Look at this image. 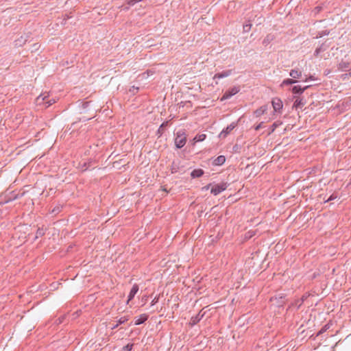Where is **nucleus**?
<instances>
[{"mask_svg": "<svg viewBox=\"0 0 351 351\" xmlns=\"http://www.w3.org/2000/svg\"><path fill=\"white\" fill-rule=\"evenodd\" d=\"M187 141V136L184 129L180 130L176 133L175 146L177 149L182 148Z\"/></svg>", "mask_w": 351, "mask_h": 351, "instance_id": "1", "label": "nucleus"}, {"mask_svg": "<svg viewBox=\"0 0 351 351\" xmlns=\"http://www.w3.org/2000/svg\"><path fill=\"white\" fill-rule=\"evenodd\" d=\"M240 91V86H233L228 89L223 95L221 101L230 98Z\"/></svg>", "mask_w": 351, "mask_h": 351, "instance_id": "2", "label": "nucleus"}, {"mask_svg": "<svg viewBox=\"0 0 351 351\" xmlns=\"http://www.w3.org/2000/svg\"><path fill=\"white\" fill-rule=\"evenodd\" d=\"M228 187V184L226 182H222L218 184H215L211 189V193L214 195H217L222 191H225Z\"/></svg>", "mask_w": 351, "mask_h": 351, "instance_id": "3", "label": "nucleus"}, {"mask_svg": "<svg viewBox=\"0 0 351 351\" xmlns=\"http://www.w3.org/2000/svg\"><path fill=\"white\" fill-rule=\"evenodd\" d=\"M183 168L184 166L180 160H173L170 165V171L172 174L178 173Z\"/></svg>", "mask_w": 351, "mask_h": 351, "instance_id": "4", "label": "nucleus"}, {"mask_svg": "<svg viewBox=\"0 0 351 351\" xmlns=\"http://www.w3.org/2000/svg\"><path fill=\"white\" fill-rule=\"evenodd\" d=\"M271 105L276 112H280L283 106L282 100L278 97H274L272 99Z\"/></svg>", "mask_w": 351, "mask_h": 351, "instance_id": "5", "label": "nucleus"}, {"mask_svg": "<svg viewBox=\"0 0 351 351\" xmlns=\"http://www.w3.org/2000/svg\"><path fill=\"white\" fill-rule=\"evenodd\" d=\"M237 125V122H232L221 131L219 136L226 138L227 135L229 134L233 130V129L236 128Z\"/></svg>", "mask_w": 351, "mask_h": 351, "instance_id": "6", "label": "nucleus"}, {"mask_svg": "<svg viewBox=\"0 0 351 351\" xmlns=\"http://www.w3.org/2000/svg\"><path fill=\"white\" fill-rule=\"evenodd\" d=\"M202 310H201L195 316H193L191 318V320H190V322H189V324L191 326H195V324H197L204 316L205 315V312H204L203 313H202Z\"/></svg>", "mask_w": 351, "mask_h": 351, "instance_id": "7", "label": "nucleus"}, {"mask_svg": "<svg viewBox=\"0 0 351 351\" xmlns=\"http://www.w3.org/2000/svg\"><path fill=\"white\" fill-rule=\"evenodd\" d=\"M295 101L293 105V108L296 109L302 108L305 105V101L304 97L300 96H294Z\"/></svg>", "mask_w": 351, "mask_h": 351, "instance_id": "8", "label": "nucleus"}, {"mask_svg": "<svg viewBox=\"0 0 351 351\" xmlns=\"http://www.w3.org/2000/svg\"><path fill=\"white\" fill-rule=\"evenodd\" d=\"M286 295L283 293H280L275 297L271 298V301L276 300V303L278 306H282L286 302L285 299Z\"/></svg>", "mask_w": 351, "mask_h": 351, "instance_id": "9", "label": "nucleus"}, {"mask_svg": "<svg viewBox=\"0 0 351 351\" xmlns=\"http://www.w3.org/2000/svg\"><path fill=\"white\" fill-rule=\"evenodd\" d=\"M310 87V86H304V88H302L301 86L300 85H297V86H293L292 88H291V92L293 93V94H295V95H302L306 89H308V88Z\"/></svg>", "mask_w": 351, "mask_h": 351, "instance_id": "10", "label": "nucleus"}, {"mask_svg": "<svg viewBox=\"0 0 351 351\" xmlns=\"http://www.w3.org/2000/svg\"><path fill=\"white\" fill-rule=\"evenodd\" d=\"M138 289H139V287L137 284H134L132 286V287L130 291V293L128 295V297L127 304H128L129 302L131 301L134 298L135 295L138 291Z\"/></svg>", "mask_w": 351, "mask_h": 351, "instance_id": "11", "label": "nucleus"}, {"mask_svg": "<svg viewBox=\"0 0 351 351\" xmlns=\"http://www.w3.org/2000/svg\"><path fill=\"white\" fill-rule=\"evenodd\" d=\"M232 69H229L226 71H223L221 73H217L215 74L213 79H221L223 77H228L232 73Z\"/></svg>", "mask_w": 351, "mask_h": 351, "instance_id": "12", "label": "nucleus"}, {"mask_svg": "<svg viewBox=\"0 0 351 351\" xmlns=\"http://www.w3.org/2000/svg\"><path fill=\"white\" fill-rule=\"evenodd\" d=\"M267 110H268V106L267 105H263V106H261L260 108H258V109H256L254 112V114L255 115L256 117H259L261 115H263L265 113H266Z\"/></svg>", "mask_w": 351, "mask_h": 351, "instance_id": "13", "label": "nucleus"}, {"mask_svg": "<svg viewBox=\"0 0 351 351\" xmlns=\"http://www.w3.org/2000/svg\"><path fill=\"white\" fill-rule=\"evenodd\" d=\"M36 101H37V102H39V103H40L41 101H43L45 104H48L47 106H49L55 103V100L54 99H52V100L49 99L48 96L43 97L42 95H40L36 98Z\"/></svg>", "mask_w": 351, "mask_h": 351, "instance_id": "14", "label": "nucleus"}, {"mask_svg": "<svg viewBox=\"0 0 351 351\" xmlns=\"http://www.w3.org/2000/svg\"><path fill=\"white\" fill-rule=\"evenodd\" d=\"M310 293H305L300 299H298L295 301L294 305L298 306V308H299L301 305L304 303V301L307 300V298L309 297Z\"/></svg>", "mask_w": 351, "mask_h": 351, "instance_id": "15", "label": "nucleus"}, {"mask_svg": "<svg viewBox=\"0 0 351 351\" xmlns=\"http://www.w3.org/2000/svg\"><path fill=\"white\" fill-rule=\"evenodd\" d=\"M226 162V157L223 155L217 156L213 162V165L215 166H221Z\"/></svg>", "mask_w": 351, "mask_h": 351, "instance_id": "16", "label": "nucleus"}, {"mask_svg": "<svg viewBox=\"0 0 351 351\" xmlns=\"http://www.w3.org/2000/svg\"><path fill=\"white\" fill-rule=\"evenodd\" d=\"M204 174V171L202 169H195L191 173L192 178H198L202 177Z\"/></svg>", "mask_w": 351, "mask_h": 351, "instance_id": "17", "label": "nucleus"}, {"mask_svg": "<svg viewBox=\"0 0 351 351\" xmlns=\"http://www.w3.org/2000/svg\"><path fill=\"white\" fill-rule=\"evenodd\" d=\"M289 75L294 80L299 79L302 77V71L298 69H291L289 72Z\"/></svg>", "mask_w": 351, "mask_h": 351, "instance_id": "18", "label": "nucleus"}, {"mask_svg": "<svg viewBox=\"0 0 351 351\" xmlns=\"http://www.w3.org/2000/svg\"><path fill=\"white\" fill-rule=\"evenodd\" d=\"M169 125V121H165L163 122L159 127V128L158 129L157 132H156V134L158 135V137L161 136L162 135V134L164 133L166 128Z\"/></svg>", "mask_w": 351, "mask_h": 351, "instance_id": "19", "label": "nucleus"}, {"mask_svg": "<svg viewBox=\"0 0 351 351\" xmlns=\"http://www.w3.org/2000/svg\"><path fill=\"white\" fill-rule=\"evenodd\" d=\"M149 318V315L147 314H141L138 319H137L135 322L134 325H140L143 323H145Z\"/></svg>", "mask_w": 351, "mask_h": 351, "instance_id": "20", "label": "nucleus"}, {"mask_svg": "<svg viewBox=\"0 0 351 351\" xmlns=\"http://www.w3.org/2000/svg\"><path fill=\"white\" fill-rule=\"evenodd\" d=\"M129 315L121 317L118 321L117 323L113 325L111 328L112 330L117 328L119 325H121L129 320Z\"/></svg>", "mask_w": 351, "mask_h": 351, "instance_id": "21", "label": "nucleus"}, {"mask_svg": "<svg viewBox=\"0 0 351 351\" xmlns=\"http://www.w3.org/2000/svg\"><path fill=\"white\" fill-rule=\"evenodd\" d=\"M47 228H44L43 226L42 227H39L36 230L34 240H36L38 237H43L45 234Z\"/></svg>", "mask_w": 351, "mask_h": 351, "instance_id": "22", "label": "nucleus"}, {"mask_svg": "<svg viewBox=\"0 0 351 351\" xmlns=\"http://www.w3.org/2000/svg\"><path fill=\"white\" fill-rule=\"evenodd\" d=\"M275 39V36L272 34H268L263 40V45L267 46L271 41Z\"/></svg>", "mask_w": 351, "mask_h": 351, "instance_id": "23", "label": "nucleus"}, {"mask_svg": "<svg viewBox=\"0 0 351 351\" xmlns=\"http://www.w3.org/2000/svg\"><path fill=\"white\" fill-rule=\"evenodd\" d=\"M282 124V122L281 121H275L271 126L270 128H269V131H268V133L267 134L268 135H270L271 133H273L275 130L279 127L280 125H281Z\"/></svg>", "mask_w": 351, "mask_h": 351, "instance_id": "24", "label": "nucleus"}, {"mask_svg": "<svg viewBox=\"0 0 351 351\" xmlns=\"http://www.w3.org/2000/svg\"><path fill=\"white\" fill-rule=\"evenodd\" d=\"M350 66V62H345V61H341L339 64H338V69L339 70H341V71H345Z\"/></svg>", "mask_w": 351, "mask_h": 351, "instance_id": "25", "label": "nucleus"}, {"mask_svg": "<svg viewBox=\"0 0 351 351\" xmlns=\"http://www.w3.org/2000/svg\"><path fill=\"white\" fill-rule=\"evenodd\" d=\"M298 81L296 80H294L293 78H287V79H285L283 80L281 86H289V85H292V84H294L297 82Z\"/></svg>", "mask_w": 351, "mask_h": 351, "instance_id": "26", "label": "nucleus"}, {"mask_svg": "<svg viewBox=\"0 0 351 351\" xmlns=\"http://www.w3.org/2000/svg\"><path fill=\"white\" fill-rule=\"evenodd\" d=\"M325 50L326 47H324V44L323 43L315 49L314 52V56L317 57L321 52L324 51Z\"/></svg>", "mask_w": 351, "mask_h": 351, "instance_id": "27", "label": "nucleus"}, {"mask_svg": "<svg viewBox=\"0 0 351 351\" xmlns=\"http://www.w3.org/2000/svg\"><path fill=\"white\" fill-rule=\"evenodd\" d=\"M206 135L205 134H197L195 136V138H193V141L195 142H201V141H203L206 139Z\"/></svg>", "mask_w": 351, "mask_h": 351, "instance_id": "28", "label": "nucleus"}, {"mask_svg": "<svg viewBox=\"0 0 351 351\" xmlns=\"http://www.w3.org/2000/svg\"><path fill=\"white\" fill-rule=\"evenodd\" d=\"M27 41V38H23V36H21L20 38L15 40V45L21 47L23 46Z\"/></svg>", "mask_w": 351, "mask_h": 351, "instance_id": "29", "label": "nucleus"}, {"mask_svg": "<svg viewBox=\"0 0 351 351\" xmlns=\"http://www.w3.org/2000/svg\"><path fill=\"white\" fill-rule=\"evenodd\" d=\"M17 198H18V195H14V196H13V197H8V198H7V197L5 196V197H4V199H1V201L0 202V204H6V203H8V202H10V201H12V200H14V199H17Z\"/></svg>", "mask_w": 351, "mask_h": 351, "instance_id": "30", "label": "nucleus"}, {"mask_svg": "<svg viewBox=\"0 0 351 351\" xmlns=\"http://www.w3.org/2000/svg\"><path fill=\"white\" fill-rule=\"evenodd\" d=\"M92 101H82V110H84V112H81L80 113L82 114V113H86V110L87 108H88V107L90 106V105L91 104Z\"/></svg>", "mask_w": 351, "mask_h": 351, "instance_id": "31", "label": "nucleus"}, {"mask_svg": "<svg viewBox=\"0 0 351 351\" xmlns=\"http://www.w3.org/2000/svg\"><path fill=\"white\" fill-rule=\"evenodd\" d=\"M330 323H328V324H325L321 328V330L317 332V336H319V335L323 334L324 332H325L327 330H328L330 328Z\"/></svg>", "mask_w": 351, "mask_h": 351, "instance_id": "32", "label": "nucleus"}, {"mask_svg": "<svg viewBox=\"0 0 351 351\" xmlns=\"http://www.w3.org/2000/svg\"><path fill=\"white\" fill-rule=\"evenodd\" d=\"M329 34H330V30H327V29L323 30V31L319 32L317 33L316 38H322L324 36L328 35Z\"/></svg>", "mask_w": 351, "mask_h": 351, "instance_id": "33", "label": "nucleus"}, {"mask_svg": "<svg viewBox=\"0 0 351 351\" xmlns=\"http://www.w3.org/2000/svg\"><path fill=\"white\" fill-rule=\"evenodd\" d=\"M62 206H55L51 211V213L52 214H54V215H57L60 212H61L62 210Z\"/></svg>", "mask_w": 351, "mask_h": 351, "instance_id": "34", "label": "nucleus"}, {"mask_svg": "<svg viewBox=\"0 0 351 351\" xmlns=\"http://www.w3.org/2000/svg\"><path fill=\"white\" fill-rule=\"evenodd\" d=\"M255 235V231L254 230H250L247 232L245 234V239L248 240L253 237Z\"/></svg>", "mask_w": 351, "mask_h": 351, "instance_id": "35", "label": "nucleus"}, {"mask_svg": "<svg viewBox=\"0 0 351 351\" xmlns=\"http://www.w3.org/2000/svg\"><path fill=\"white\" fill-rule=\"evenodd\" d=\"M134 343H128L126 346H123L122 348L123 351H131L134 347Z\"/></svg>", "mask_w": 351, "mask_h": 351, "instance_id": "36", "label": "nucleus"}, {"mask_svg": "<svg viewBox=\"0 0 351 351\" xmlns=\"http://www.w3.org/2000/svg\"><path fill=\"white\" fill-rule=\"evenodd\" d=\"M252 27V24L250 23V21L247 23H245L243 25V32H248Z\"/></svg>", "mask_w": 351, "mask_h": 351, "instance_id": "37", "label": "nucleus"}, {"mask_svg": "<svg viewBox=\"0 0 351 351\" xmlns=\"http://www.w3.org/2000/svg\"><path fill=\"white\" fill-rule=\"evenodd\" d=\"M93 117H94V114H91L88 117L83 116V117H80L79 119H80V121H88V120H90Z\"/></svg>", "mask_w": 351, "mask_h": 351, "instance_id": "38", "label": "nucleus"}, {"mask_svg": "<svg viewBox=\"0 0 351 351\" xmlns=\"http://www.w3.org/2000/svg\"><path fill=\"white\" fill-rule=\"evenodd\" d=\"M337 197H338V196H337V193H332V195H330V197H329L326 200H325V203H326V202H330V201H332V200H334V199H337Z\"/></svg>", "mask_w": 351, "mask_h": 351, "instance_id": "39", "label": "nucleus"}, {"mask_svg": "<svg viewBox=\"0 0 351 351\" xmlns=\"http://www.w3.org/2000/svg\"><path fill=\"white\" fill-rule=\"evenodd\" d=\"M138 87H136L135 86H132L131 88L130 89V91L132 92L134 95L138 93Z\"/></svg>", "mask_w": 351, "mask_h": 351, "instance_id": "40", "label": "nucleus"}, {"mask_svg": "<svg viewBox=\"0 0 351 351\" xmlns=\"http://www.w3.org/2000/svg\"><path fill=\"white\" fill-rule=\"evenodd\" d=\"M322 6H316L314 10H313V12H315V14H319L322 10Z\"/></svg>", "mask_w": 351, "mask_h": 351, "instance_id": "41", "label": "nucleus"}, {"mask_svg": "<svg viewBox=\"0 0 351 351\" xmlns=\"http://www.w3.org/2000/svg\"><path fill=\"white\" fill-rule=\"evenodd\" d=\"M264 122H261L259 124H258L256 126H255L254 130L256 131L259 130L261 128H264Z\"/></svg>", "mask_w": 351, "mask_h": 351, "instance_id": "42", "label": "nucleus"}, {"mask_svg": "<svg viewBox=\"0 0 351 351\" xmlns=\"http://www.w3.org/2000/svg\"><path fill=\"white\" fill-rule=\"evenodd\" d=\"M137 2H139L138 0H128V4L130 6H132L134 5L135 3H136Z\"/></svg>", "mask_w": 351, "mask_h": 351, "instance_id": "43", "label": "nucleus"}, {"mask_svg": "<svg viewBox=\"0 0 351 351\" xmlns=\"http://www.w3.org/2000/svg\"><path fill=\"white\" fill-rule=\"evenodd\" d=\"M158 300H159V295L158 296H156L154 300L152 301L151 302V305L152 306H154L155 305L156 303L158 302Z\"/></svg>", "mask_w": 351, "mask_h": 351, "instance_id": "44", "label": "nucleus"}, {"mask_svg": "<svg viewBox=\"0 0 351 351\" xmlns=\"http://www.w3.org/2000/svg\"><path fill=\"white\" fill-rule=\"evenodd\" d=\"M210 186H211V184H208L206 186H204L202 188V190H208L210 188Z\"/></svg>", "mask_w": 351, "mask_h": 351, "instance_id": "45", "label": "nucleus"}, {"mask_svg": "<svg viewBox=\"0 0 351 351\" xmlns=\"http://www.w3.org/2000/svg\"><path fill=\"white\" fill-rule=\"evenodd\" d=\"M33 47L35 50H37L39 47V45H38V43H35L33 45Z\"/></svg>", "mask_w": 351, "mask_h": 351, "instance_id": "46", "label": "nucleus"}, {"mask_svg": "<svg viewBox=\"0 0 351 351\" xmlns=\"http://www.w3.org/2000/svg\"><path fill=\"white\" fill-rule=\"evenodd\" d=\"M64 317L58 318L57 321H58V324H60L63 322Z\"/></svg>", "mask_w": 351, "mask_h": 351, "instance_id": "47", "label": "nucleus"}, {"mask_svg": "<svg viewBox=\"0 0 351 351\" xmlns=\"http://www.w3.org/2000/svg\"><path fill=\"white\" fill-rule=\"evenodd\" d=\"M322 196H323V195H322V194H320V195H319V198H320V199H321V198H322V199H323V200L325 202V200H326V199H325V197H322Z\"/></svg>", "mask_w": 351, "mask_h": 351, "instance_id": "48", "label": "nucleus"}, {"mask_svg": "<svg viewBox=\"0 0 351 351\" xmlns=\"http://www.w3.org/2000/svg\"><path fill=\"white\" fill-rule=\"evenodd\" d=\"M322 196H323V195H322V194H320V195H319V198H320V199H321V198H322V199H323V200L325 202V200H326V199H325V197H322Z\"/></svg>", "mask_w": 351, "mask_h": 351, "instance_id": "49", "label": "nucleus"}, {"mask_svg": "<svg viewBox=\"0 0 351 351\" xmlns=\"http://www.w3.org/2000/svg\"><path fill=\"white\" fill-rule=\"evenodd\" d=\"M349 75L351 77V71L349 73Z\"/></svg>", "mask_w": 351, "mask_h": 351, "instance_id": "50", "label": "nucleus"}]
</instances>
